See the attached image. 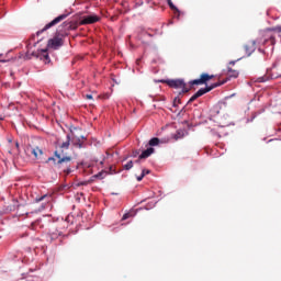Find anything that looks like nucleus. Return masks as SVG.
Masks as SVG:
<instances>
[{
  "mask_svg": "<svg viewBox=\"0 0 281 281\" xmlns=\"http://www.w3.org/2000/svg\"><path fill=\"white\" fill-rule=\"evenodd\" d=\"M195 100H199V97L196 95V92H194V93L190 97L189 101L192 103V102H194Z\"/></svg>",
  "mask_w": 281,
  "mask_h": 281,
  "instance_id": "49530a36",
  "label": "nucleus"
},
{
  "mask_svg": "<svg viewBox=\"0 0 281 281\" xmlns=\"http://www.w3.org/2000/svg\"><path fill=\"white\" fill-rule=\"evenodd\" d=\"M76 140H72V146L75 148H79V149H82V148H87V144L82 143V140H80V138H75Z\"/></svg>",
  "mask_w": 281,
  "mask_h": 281,
  "instance_id": "f3484780",
  "label": "nucleus"
},
{
  "mask_svg": "<svg viewBox=\"0 0 281 281\" xmlns=\"http://www.w3.org/2000/svg\"><path fill=\"white\" fill-rule=\"evenodd\" d=\"M200 81L201 87L210 85V72H202L200 77L198 78Z\"/></svg>",
  "mask_w": 281,
  "mask_h": 281,
  "instance_id": "9b49d317",
  "label": "nucleus"
},
{
  "mask_svg": "<svg viewBox=\"0 0 281 281\" xmlns=\"http://www.w3.org/2000/svg\"><path fill=\"white\" fill-rule=\"evenodd\" d=\"M90 183H93V179L85 180V181H78L76 180L72 182V188H80L81 186H90Z\"/></svg>",
  "mask_w": 281,
  "mask_h": 281,
  "instance_id": "ddd939ff",
  "label": "nucleus"
},
{
  "mask_svg": "<svg viewBox=\"0 0 281 281\" xmlns=\"http://www.w3.org/2000/svg\"><path fill=\"white\" fill-rule=\"evenodd\" d=\"M133 166H135V161L128 160V161L123 166V169H124V170H131V169L133 168Z\"/></svg>",
  "mask_w": 281,
  "mask_h": 281,
  "instance_id": "c85d7f7f",
  "label": "nucleus"
},
{
  "mask_svg": "<svg viewBox=\"0 0 281 281\" xmlns=\"http://www.w3.org/2000/svg\"><path fill=\"white\" fill-rule=\"evenodd\" d=\"M243 58H245V56L239 57L238 59H235V60H229V61H228V65L234 66V65H236V63H239V60H243Z\"/></svg>",
  "mask_w": 281,
  "mask_h": 281,
  "instance_id": "c03bdc74",
  "label": "nucleus"
},
{
  "mask_svg": "<svg viewBox=\"0 0 281 281\" xmlns=\"http://www.w3.org/2000/svg\"><path fill=\"white\" fill-rule=\"evenodd\" d=\"M157 63L164 64V59L161 57H158L151 60V65H157Z\"/></svg>",
  "mask_w": 281,
  "mask_h": 281,
  "instance_id": "ea45409f",
  "label": "nucleus"
},
{
  "mask_svg": "<svg viewBox=\"0 0 281 281\" xmlns=\"http://www.w3.org/2000/svg\"><path fill=\"white\" fill-rule=\"evenodd\" d=\"M67 16H71V11L65 10L64 13L57 15L50 22L46 23L43 29L36 31L35 36H41V34L47 32V30H52V27H55V25H58V23L65 21Z\"/></svg>",
  "mask_w": 281,
  "mask_h": 281,
  "instance_id": "20e7f679",
  "label": "nucleus"
},
{
  "mask_svg": "<svg viewBox=\"0 0 281 281\" xmlns=\"http://www.w3.org/2000/svg\"><path fill=\"white\" fill-rule=\"evenodd\" d=\"M218 87H221V81H215L206 85V89L209 90V93L210 91H214V89H218Z\"/></svg>",
  "mask_w": 281,
  "mask_h": 281,
  "instance_id": "aec40b11",
  "label": "nucleus"
},
{
  "mask_svg": "<svg viewBox=\"0 0 281 281\" xmlns=\"http://www.w3.org/2000/svg\"><path fill=\"white\" fill-rule=\"evenodd\" d=\"M171 136H165V137H157L153 136L146 144L145 149L142 151L139 158L140 159H148V157H151V155H155L156 149L160 148L162 144H170Z\"/></svg>",
  "mask_w": 281,
  "mask_h": 281,
  "instance_id": "f257e3e1",
  "label": "nucleus"
},
{
  "mask_svg": "<svg viewBox=\"0 0 281 281\" xmlns=\"http://www.w3.org/2000/svg\"><path fill=\"white\" fill-rule=\"evenodd\" d=\"M190 135V132L188 130H177L176 133H171L170 137L171 139H175V142H179V139H183V137H188Z\"/></svg>",
  "mask_w": 281,
  "mask_h": 281,
  "instance_id": "1a4fd4ad",
  "label": "nucleus"
},
{
  "mask_svg": "<svg viewBox=\"0 0 281 281\" xmlns=\"http://www.w3.org/2000/svg\"><path fill=\"white\" fill-rule=\"evenodd\" d=\"M162 25H167V27H170V25H175V21H169L167 24L166 23H164Z\"/></svg>",
  "mask_w": 281,
  "mask_h": 281,
  "instance_id": "e2e57ef3",
  "label": "nucleus"
},
{
  "mask_svg": "<svg viewBox=\"0 0 281 281\" xmlns=\"http://www.w3.org/2000/svg\"><path fill=\"white\" fill-rule=\"evenodd\" d=\"M231 97H224L222 100L217 102L220 106H227V100H229Z\"/></svg>",
  "mask_w": 281,
  "mask_h": 281,
  "instance_id": "7c9ffc66",
  "label": "nucleus"
},
{
  "mask_svg": "<svg viewBox=\"0 0 281 281\" xmlns=\"http://www.w3.org/2000/svg\"><path fill=\"white\" fill-rule=\"evenodd\" d=\"M183 85H188L184 78H167V86L169 89L178 90L180 87H183Z\"/></svg>",
  "mask_w": 281,
  "mask_h": 281,
  "instance_id": "0eeeda50",
  "label": "nucleus"
},
{
  "mask_svg": "<svg viewBox=\"0 0 281 281\" xmlns=\"http://www.w3.org/2000/svg\"><path fill=\"white\" fill-rule=\"evenodd\" d=\"M59 27H61V30L64 31H70L74 26L71 25V22L69 21H64Z\"/></svg>",
  "mask_w": 281,
  "mask_h": 281,
  "instance_id": "412c9836",
  "label": "nucleus"
},
{
  "mask_svg": "<svg viewBox=\"0 0 281 281\" xmlns=\"http://www.w3.org/2000/svg\"><path fill=\"white\" fill-rule=\"evenodd\" d=\"M150 169L143 168L140 175H135V177H147V175H150Z\"/></svg>",
  "mask_w": 281,
  "mask_h": 281,
  "instance_id": "c756f323",
  "label": "nucleus"
},
{
  "mask_svg": "<svg viewBox=\"0 0 281 281\" xmlns=\"http://www.w3.org/2000/svg\"><path fill=\"white\" fill-rule=\"evenodd\" d=\"M171 106L172 109H179V103H177V101H172Z\"/></svg>",
  "mask_w": 281,
  "mask_h": 281,
  "instance_id": "13d9d810",
  "label": "nucleus"
},
{
  "mask_svg": "<svg viewBox=\"0 0 281 281\" xmlns=\"http://www.w3.org/2000/svg\"><path fill=\"white\" fill-rule=\"evenodd\" d=\"M256 117H258V114H255L254 112L251 117L246 119V124H250L251 122H254V120H256Z\"/></svg>",
  "mask_w": 281,
  "mask_h": 281,
  "instance_id": "c9c22d12",
  "label": "nucleus"
},
{
  "mask_svg": "<svg viewBox=\"0 0 281 281\" xmlns=\"http://www.w3.org/2000/svg\"><path fill=\"white\" fill-rule=\"evenodd\" d=\"M144 149H136L131 154V157H133V159H137V157H142V153Z\"/></svg>",
  "mask_w": 281,
  "mask_h": 281,
  "instance_id": "cd10ccee",
  "label": "nucleus"
},
{
  "mask_svg": "<svg viewBox=\"0 0 281 281\" xmlns=\"http://www.w3.org/2000/svg\"><path fill=\"white\" fill-rule=\"evenodd\" d=\"M72 142L74 139H71V135H66V140L59 145V148L63 150H69V146L72 145Z\"/></svg>",
  "mask_w": 281,
  "mask_h": 281,
  "instance_id": "f8f14e48",
  "label": "nucleus"
},
{
  "mask_svg": "<svg viewBox=\"0 0 281 281\" xmlns=\"http://www.w3.org/2000/svg\"><path fill=\"white\" fill-rule=\"evenodd\" d=\"M266 74L268 75H263L261 77H251L250 80L255 83H265V82H269V80H276L278 78H280L279 76L273 75V72H271V68H267Z\"/></svg>",
  "mask_w": 281,
  "mask_h": 281,
  "instance_id": "39448f33",
  "label": "nucleus"
},
{
  "mask_svg": "<svg viewBox=\"0 0 281 281\" xmlns=\"http://www.w3.org/2000/svg\"><path fill=\"white\" fill-rule=\"evenodd\" d=\"M69 133L67 135H70L71 139H76L78 135H76V132L71 127H67Z\"/></svg>",
  "mask_w": 281,
  "mask_h": 281,
  "instance_id": "72a5a7b5",
  "label": "nucleus"
},
{
  "mask_svg": "<svg viewBox=\"0 0 281 281\" xmlns=\"http://www.w3.org/2000/svg\"><path fill=\"white\" fill-rule=\"evenodd\" d=\"M226 126H236V123L234 121H232L226 125H218L220 128H225Z\"/></svg>",
  "mask_w": 281,
  "mask_h": 281,
  "instance_id": "de8ad7c7",
  "label": "nucleus"
},
{
  "mask_svg": "<svg viewBox=\"0 0 281 281\" xmlns=\"http://www.w3.org/2000/svg\"><path fill=\"white\" fill-rule=\"evenodd\" d=\"M154 82H155L156 85H159V83H161V85H168V78H165V79H154Z\"/></svg>",
  "mask_w": 281,
  "mask_h": 281,
  "instance_id": "473e14b6",
  "label": "nucleus"
},
{
  "mask_svg": "<svg viewBox=\"0 0 281 281\" xmlns=\"http://www.w3.org/2000/svg\"><path fill=\"white\" fill-rule=\"evenodd\" d=\"M69 126V128H71L72 131H82V127H80V126H75L74 124H70V125H66V127H68Z\"/></svg>",
  "mask_w": 281,
  "mask_h": 281,
  "instance_id": "37998d69",
  "label": "nucleus"
},
{
  "mask_svg": "<svg viewBox=\"0 0 281 281\" xmlns=\"http://www.w3.org/2000/svg\"><path fill=\"white\" fill-rule=\"evenodd\" d=\"M231 80H232V79H231V77H229V75H228L225 79H223V80L220 81L221 87H223V85H227V82H229Z\"/></svg>",
  "mask_w": 281,
  "mask_h": 281,
  "instance_id": "79ce46f5",
  "label": "nucleus"
},
{
  "mask_svg": "<svg viewBox=\"0 0 281 281\" xmlns=\"http://www.w3.org/2000/svg\"><path fill=\"white\" fill-rule=\"evenodd\" d=\"M142 159H146V158H140V157H138V159H136V160L134 161V164H142Z\"/></svg>",
  "mask_w": 281,
  "mask_h": 281,
  "instance_id": "338daca9",
  "label": "nucleus"
},
{
  "mask_svg": "<svg viewBox=\"0 0 281 281\" xmlns=\"http://www.w3.org/2000/svg\"><path fill=\"white\" fill-rule=\"evenodd\" d=\"M42 63H44V65H50V63H52V57H49V53H47V54H45V55L43 56Z\"/></svg>",
  "mask_w": 281,
  "mask_h": 281,
  "instance_id": "bb28decb",
  "label": "nucleus"
},
{
  "mask_svg": "<svg viewBox=\"0 0 281 281\" xmlns=\"http://www.w3.org/2000/svg\"><path fill=\"white\" fill-rule=\"evenodd\" d=\"M55 34L58 38H61V41H65V38H67V36H69V31H65V30L58 31L57 30Z\"/></svg>",
  "mask_w": 281,
  "mask_h": 281,
  "instance_id": "dca6fc26",
  "label": "nucleus"
},
{
  "mask_svg": "<svg viewBox=\"0 0 281 281\" xmlns=\"http://www.w3.org/2000/svg\"><path fill=\"white\" fill-rule=\"evenodd\" d=\"M244 49L246 52V56L247 58H249V56H251V54H254V52H256V47H252V49L249 47V45H245Z\"/></svg>",
  "mask_w": 281,
  "mask_h": 281,
  "instance_id": "393cba45",
  "label": "nucleus"
},
{
  "mask_svg": "<svg viewBox=\"0 0 281 281\" xmlns=\"http://www.w3.org/2000/svg\"><path fill=\"white\" fill-rule=\"evenodd\" d=\"M149 98L153 99V102H159V95L157 98H155V95L149 94Z\"/></svg>",
  "mask_w": 281,
  "mask_h": 281,
  "instance_id": "6e6d98bb",
  "label": "nucleus"
},
{
  "mask_svg": "<svg viewBox=\"0 0 281 281\" xmlns=\"http://www.w3.org/2000/svg\"><path fill=\"white\" fill-rule=\"evenodd\" d=\"M221 75H210L209 74V81L214 80V78H218Z\"/></svg>",
  "mask_w": 281,
  "mask_h": 281,
  "instance_id": "5fc2aeb1",
  "label": "nucleus"
},
{
  "mask_svg": "<svg viewBox=\"0 0 281 281\" xmlns=\"http://www.w3.org/2000/svg\"><path fill=\"white\" fill-rule=\"evenodd\" d=\"M166 3L168 8L178 13V15H176L177 21H179L181 16L186 14V12H183L181 9H179V7H177V4H175V2H172V0H166Z\"/></svg>",
  "mask_w": 281,
  "mask_h": 281,
  "instance_id": "9d476101",
  "label": "nucleus"
},
{
  "mask_svg": "<svg viewBox=\"0 0 281 281\" xmlns=\"http://www.w3.org/2000/svg\"><path fill=\"white\" fill-rule=\"evenodd\" d=\"M63 45H65V40L58 37L56 34L54 35V37L49 38L47 41V45L46 47L48 49H54V50H58L60 47H63Z\"/></svg>",
  "mask_w": 281,
  "mask_h": 281,
  "instance_id": "423d86ee",
  "label": "nucleus"
},
{
  "mask_svg": "<svg viewBox=\"0 0 281 281\" xmlns=\"http://www.w3.org/2000/svg\"><path fill=\"white\" fill-rule=\"evenodd\" d=\"M87 100H93V94H86Z\"/></svg>",
  "mask_w": 281,
  "mask_h": 281,
  "instance_id": "69168bd1",
  "label": "nucleus"
},
{
  "mask_svg": "<svg viewBox=\"0 0 281 281\" xmlns=\"http://www.w3.org/2000/svg\"><path fill=\"white\" fill-rule=\"evenodd\" d=\"M26 49L27 52L23 54L22 52L19 53V58H23V60H32V58H37L40 60H43V56L49 52L48 47L45 48H37L36 50H33L30 53V49H32V43L26 42Z\"/></svg>",
  "mask_w": 281,
  "mask_h": 281,
  "instance_id": "7ed1b4c3",
  "label": "nucleus"
},
{
  "mask_svg": "<svg viewBox=\"0 0 281 281\" xmlns=\"http://www.w3.org/2000/svg\"><path fill=\"white\" fill-rule=\"evenodd\" d=\"M75 139H79L80 142H82V139H87V136L80 135V136H77Z\"/></svg>",
  "mask_w": 281,
  "mask_h": 281,
  "instance_id": "052dcab7",
  "label": "nucleus"
},
{
  "mask_svg": "<svg viewBox=\"0 0 281 281\" xmlns=\"http://www.w3.org/2000/svg\"><path fill=\"white\" fill-rule=\"evenodd\" d=\"M144 36H148L149 38H153V36H155L153 33H148V32H143Z\"/></svg>",
  "mask_w": 281,
  "mask_h": 281,
  "instance_id": "4d7b16f0",
  "label": "nucleus"
},
{
  "mask_svg": "<svg viewBox=\"0 0 281 281\" xmlns=\"http://www.w3.org/2000/svg\"><path fill=\"white\" fill-rule=\"evenodd\" d=\"M226 70H227V74H232L234 71V68L227 66Z\"/></svg>",
  "mask_w": 281,
  "mask_h": 281,
  "instance_id": "0e129e2a",
  "label": "nucleus"
},
{
  "mask_svg": "<svg viewBox=\"0 0 281 281\" xmlns=\"http://www.w3.org/2000/svg\"><path fill=\"white\" fill-rule=\"evenodd\" d=\"M111 98V93L110 92H105L102 94V99L103 100H109Z\"/></svg>",
  "mask_w": 281,
  "mask_h": 281,
  "instance_id": "3c124183",
  "label": "nucleus"
},
{
  "mask_svg": "<svg viewBox=\"0 0 281 281\" xmlns=\"http://www.w3.org/2000/svg\"><path fill=\"white\" fill-rule=\"evenodd\" d=\"M172 101L176 102V103H178V104H181V103H182L181 97H180L179 94H177V95L173 98Z\"/></svg>",
  "mask_w": 281,
  "mask_h": 281,
  "instance_id": "a18cd8bd",
  "label": "nucleus"
},
{
  "mask_svg": "<svg viewBox=\"0 0 281 281\" xmlns=\"http://www.w3.org/2000/svg\"><path fill=\"white\" fill-rule=\"evenodd\" d=\"M189 89H194L195 87H201V81H199V78L191 79L188 81Z\"/></svg>",
  "mask_w": 281,
  "mask_h": 281,
  "instance_id": "a211bd4d",
  "label": "nucleus"
},
{
  "mask_svg": "<svg viewBox=\"0 0 281 281\" xmlns=\"http://www.w3.org/2000/svg\"><path fill=\"white\" fill-rule=\"evenodd\" d=\"M31 155H33V157L38 160V147L33 148L31 150Z\"/></svg>",
  "mask_w": 281,
  "mask_h": 281,
  "instance_id": "f704fd0d",
  "label": "nucleus"
},
{
  "mask_svg": "<svg viewBox=\"0 0 281 281\" xmlns=\"http://www.w3.org/2000/svg\"><path fill=\"white\" fill-rule=\"evenodd\" d=\"M257 52H259V54H262L263 56H267V50H265L262 47L257 48Z\"/></svg>",
  "mask_w": 281,
  "mask_h": 281,
  "instance_id": "864d4df0",
  "label": "nucleus"
},
{
  "mask_svg": "<svg viewBox=\"0 0 281 281\" xmlns=\"http://www.w3.org/2000/svg\"><path fill=\"white\" fill-rule=\"evenodd\" d=\"M196 126H201V123L194 124V123H189L187 125V131H192V128L196 127Z\"/></svg>",
  "mask_w": 281,
  "mask_h": 281,
  "instance_id": "e433bc0d",
  "label": "nucleus"
},
{
  "mask_svg": "<svg viewBox=\"0 0 281 281\" xmlns=\"http://www.w3.org/2000/svg\"><path fill=\"white\" fill-rule=\"evenodd\" d=\"M86 21L87 23H98V21H100V16L95 13H90L86 15Z\"/></svg>",
  "mask_w": 281,
  "mask_h": 281,
  "instance_id": "4468645a",
  "label": "nucleus"
},
{
  "mask_svg": "<svg viewBox=\"0 0 281 281\" xmlns=\"http://www.w3.org/2000/svg\"><path fill=\"white\" fill-rule=\"evenodd\" d=\"M78 169V167H67L65 170H64V172H66L67 175H71V172H74V170H77Z\"/></svg>",
  "mask_w": 281,
  "mask_h": 281,
  "instance_id": "4c0bfd02",
  "label": "nucleus"
},
{
  "mask_svg": "<svg viewBox=\"0 0 281 281\" xmlns=\"http://www.w3.org/2000/svg\"><path fill=\"white\" fill-rule=\"evenodd\" d=\"M7 14L5 7L0 5V19H3V16Z\"/></svg>",
  "mask_w": 281,
  "mask_h": 281,
  "instance_id": "a19ab883",
  "label": "nucleus"
},
{
  "mask_svg": "<svg viewBox=\"0 0 281 281\" xmlns=\"http://www.w3.org/2000/svg\"><path fill=\"white\" fill-rule=\"evenodd\" d=\"M131 216H133V213H125L122 217V221H126V220L131 218Z\"/></svg>",
  "mask_w": 281,
  "mask_h": 281,
  "instance_id": "09e8293b",
  "label": "nucleus"
},
{
  "mask_svg": "<svg viewBox=\"0 0 281 281\" xmlns=\"http://www.w3.org/2000/svg\"><path fill=\"white\" fill-rule=\"evenodd\" d=\"M265 111H267V108H262L259 111L255 112V115H257V117H258V115H262V113H265Z\"/></svg>",
  "mask_w": 281,
  "mask_h": 281,
  "instance_id": "8fccbe9b",
  "label": "nucleus"
},
{
  "mask_svg": "<svg viewBox=\"0 0 281 281\" xmlns=\"http://www.w3.org/2000/svg\"><path fill=\"white\" fill-rule=\"evenodd\" d=\"M221 109H223V106L216 103L215 105H213L212 113H215V115H218L221 113Z\"/></svg>",
  "mask_w": 281,
  "mask_h": 281,
  "instance_id": "a878e982",
  "label": "nucleus"
},
{
  "mask_svg": "<svg viewBox=\"0 0 281 281\" xmlns=\"http://www.w3.org/2000/svg\"><path fill=\"white\" fill-rule=\"evenodd\" d=\"M250 81H246V85L248 87H254V81L251 80V77L249 78Z\"/></svg>",
  "mask_w": 281,
  "mask_h": 281,
  "instance_id": "680f3d73",
  "label": "nucleus"
},
{
  "mask_svg": "<svg viewBox=\"0 0 281 281\" xmlns=\"http://www.w3.org/2000/svg\"><path fill=\"white\" fill-rule=\"evenodd\" d=\"M228 76L231 77V79L236 80V78H238V76H240V71L234 69V70L232 71V74H229Z\"/></svg>",
  "mask_w": 281,
  "mask_h": 281,
  "instance_id": "2f4dec72",
  "label": "nucleus"
},
{
  "mask_svg": "<svg viewBox=\"0 0 281 281\" xmlns=\"http://www.w3.org/2000/svg\"><path fill=\"white\" fill-rule=\"evenodd\" d=\"M180 91L178 92V95H183L184 93H190V88L188 85H183L182 87L179 88Z\"/></svg>",
  "mask_w": 281,
  "mask_h": 281,
  "instance_id": "b1692460",
  "label": "nucleus"
},
{
  "mask_svg": "<svg viewBox=\"0 0 281 281\" xmlns=\"http://www.w3.org/2000/svg\"><path fill=\"white\" fill-rule=\"evenodd\" d=\"M37 155H38L37 160L40 161V164H43L45 161V151H43V149L38 147Z\"/></svg>",
  "mask_w": 281,
  "mask_h": 281,
  "instance_id": "5701e85b",
  "label": "nucleus"
},
{
  "mask_svg": "<svg viewBox=\"0 0 281 281\" xmlns=\"http://www.w3.org/2000/svg\"><path fill=\"white\" fill-rule=\"evenodd\" d=\"M105 175H117V171H116L113 167H110V168L105 171Z\"/></svg>",
  "mask_w": 281,
  "mask_h": 281,
  "instance_id": "58836bf2",
  "label": "nucleus"
},
{
  "mask_svg": "<svg viewBox=\"0 0 281 281\" xmlns=\"http://www.w3.org/2000/svg\"><path fill=\"white\" fill-rule=\"evenodd\" d=\"M22 58H19V56H13L11 58H3V59H0V63H2L3 65H5V63H15V60H21Z\"/></svg>",
  "mask_w": 281,
  "mask_h": 281,
  "instance_id": "4be33fe9",
  "label": "nucleus"
},
{
  "mask_svg": "<svg viewBox=\"0 0 281 281\" xmlns=\"http://www.w3.org/2000/svg\"><path fill=\"white\" fill-rule=\"evenodd\" d=\"M142 5H144V0H139L138 2H136L134 8H142Z\"/></svg>",
  "mask_w": 281,
  "mask_h": 281,
  "instance_id": "603ef678",
  "label": "nucleus"
},
{
  "mask_svg": "<svg viewBox=\"0 0 281 281\" xmlns=\"http://www.w3.org/2000/svg\"><path fill=\"white\" fill-rule=\"evenodd\" d=\"M55 157L57 158V168H60L63 164H69L71 161V156H65L58 150H55Z\"/></svg>",
  "mask_w": 281,
  "mask_h": 281,
  "instance_id": "6e6552de",
  "label": "nucleus"
},
{
  "mask_svg": "<svg viewBox=\"0 0 281 281\" xmlns=\"http://www.w3.org/2000/svg\"><path fill=\"white\" fill-rule=\"evenodd\" d=\"M56 159H58V158L56 157V151H54L53 156L48 157L47 159L44 158L43 164H49V161H52L54 164V166H58V161Z\"/></svg>",
  "mask_w": 281,
  "mask_h": 281,
  "instance_id": "6ab92c4d",
  "label": "nucleus"
},
{
  "mask_svg": "<svg viewBox=\"0 0 281 281\" xmlns=\"http://www.w3.org/2000/svg\"><path fill=\"white\" fill-rule=\"evenodd\" d=\"M210 93V90H207V86H204L202 88H200L198 91H195V95L198 98H203V95Z\"/></svg>",
  "mask_w": 281,
  "mask_h": 281,
  "instance_id": "2eb2a0df",
  "label": "nucleus"
},
{
  "mask_svg": "<svg viewBox=\"0 0 281 281\" xmlns=\"http://www.w3.org/2000/svg\"><path fill=\"white\" fill-rule=\"evenodd\" d=\"M92 177H102V171H99L98 173L92 175Z\"/></svg>",
  "mask_w": 281,
  "mask_h": 281,
  "instance_id": "774afa93",
  "label": "nucleus"
},
{
  "mask_svg": "<svg viewBox=\"0 0 281 281\" xmlns=\"http://www.w3.org/2000/svg\"><path fill=\"white\" fill-rule=\"evenodd\" d=\"M269 32H278V34H281V24L277 26H270L263 30H259V36L263 38L262 45H268V43H270V45L272 46L271 52L273 53V49H276V43H277L276 35L269 34Z\"/></svg>",
  "mask_w": 281,
  "mask_h": 281,
  "instance_id": "f03ea898",
  "label": "nucleus"
},
{
  "mask_svg": "<svg viewBox=\"0 0 281 281\" xmlns=\"http://www.w3.org/2000/svg\"><path fill=\"white\" fill-rule=\"evenodd\" d=\"M159 102H166V97L158 94Z\"/></svg>",
  "mask_w": 281,
  "mask_h": 281,
  "instance_id": "bf43d9fd",
  "label": "nucleus"
}]
</instances>
